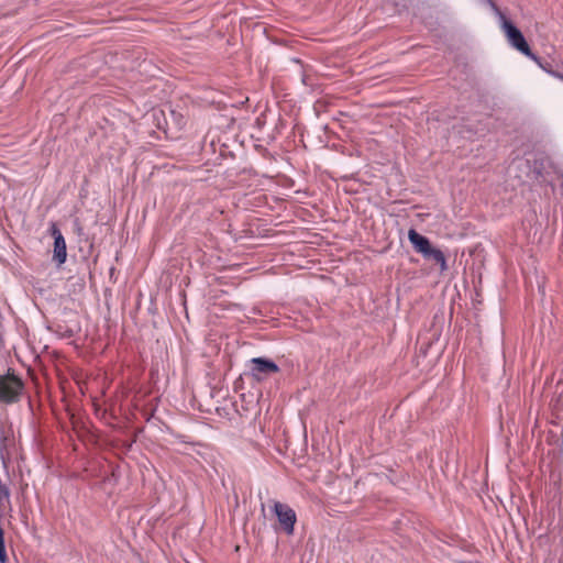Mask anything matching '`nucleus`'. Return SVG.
Returning a JSON list of instances; mask_svg holds the SVG:
<instances>
[{
    "label": "nucleus",
    "instance_id": "nucleus-1",
    "mask_svg": "<svg viewBox=\"0 0 563 563\" xmlns=\"http://www.w3.org/2000/svg\"><path fill=\"white\" fill-rule=\"evenodd\" d=\"M499 18L501 21V27L506 33V36L510 45L518 49L523 55L537 60V56L531 52L521 31L517 29V26L514 25L503 13H499Z\"/></svg>",
    "mask_w": 563,
    "mask_h": 563
},
{
    "label": "nucleus",
    "instance_id": "nucleus-2",
    "mask_svg": "<svg viewBox=\"0 0 563 563\" xmlns=\"http://www.w3.org/2000/svg\"><path fill=\"white\" fill-rule=\"evenodd\" d=\"M22 389V380L13 373L0 374V401L8 404L16 401Z\"/></svg>",
    "mask_w": 563,
    "mask_h": 563
},
{
    "label": "nucleus",
    "instance_id": "nucleus-3",
    "mask_svg": "<svg viewBox=\"0 0 563 563\" xmlns=\"http://www.w3.org/2000/svg\"><path fill=\"white\" fill-rule=\"evenodd\" d=\"M250 375L256 382H262L268 376L279 372L278 365L265 357H253L250 361Z\"/></svg>",
    "mask_w": 563,
    "mask_h": 563
},
{
    "label": "nucleus",
    "instance_id": "nucleus-4",
    "mask_svg": "<svg viewBox=\"0 0 563 563\" xmlns=\"http://www.w3.org/2000/svg\"><path fill=\"white\" fill-rule=\"evenodd\" d=\"M274 512L277 516L278 521H279L280 526L283 527L284 531L288 536L292 534L295 523L297 521V516H296L295 510L286 504L276 501L274 504Z\"/></svg>",
    "mask_w": 563,
    "mask_h": 563
},
{
    "label": "nucleus",
    "instance_id": "nucleus-5",
    "mask_svg": "<svg viewBox=\"0 0 563 563\" xmlns=\"http://www.w3.org/2000/svg\"><path fill=\"white\" fill-rule=\"evenodd\" d=\"M51 233L54 238L53 260L58 265H62L66 262V258H67L66 241H65L60 230L57 228V225L55 223H53L51 225Z\"/></svg>",
    "mask_w": 563,
    "mask_h": 563
},
{
    "label": "nucleus",
    "instance_id": "nucleus-6",
    "mask_svg": "<svg viewBox=\"0 0 563 563\" xmlns=\"http://www.w3.org/2000/svg\"><path fill=\"white\" fill-rule=\"evenodd\" d=\"M408 239L412 244L416 252L423 255L432 246L429 239L418 233L415 229H410L408 232Z\"/></svg>",
    "mask_w": 563,
    "mask_h": 563
},
{
    "label": "nucleus",
    "instance_id": "nucleus-7",
    "mask_svg": "<svg viewBox=\"0 0 563 563\" xmlns=\"http://www.w3.org/2000/svg\"><path fill=\"white\" fill-rule=\"evenodd\" d=\"M422 256L439 264L442 272L448 269L446 258L440 249L431 246Z\"/></svg>",
    "mask_w": 563,
    "mask_h": 563
},
{
    "label": "nucleus",
    "instance_id": "nucleus-8",
    "mask_svg": "<svg viewBox=\"0 0 563 563\" xmlns=\"http://www.w3.org/2000/svg\"><path fill=\"white\" fill-rule=\"evenodd\" d=\"M10 490L8 486L0 482V507H2L5 503L9 501Z\"/></svg>",
    "mask_w": 563,
    "mask_h": 563
},
{
    "label": "nucleus",
    "instance_id": "nucleus-9",
    "mask_svg": "<svg viewBox=\"0 0 563 563\" xmlns=\"http://www.w3.org/2000/svg\"><path fill=\"white\" fill-rule=\"evenodd\" d=\"M8 556L4 547L3 530L0 528V563H7Z\"/></svg>",
    "mask_w": 563,
    "mask_h": 563
}]
</instances>
